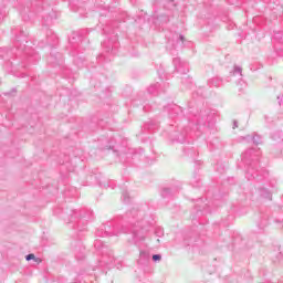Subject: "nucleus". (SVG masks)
Instances as JSON below:
<instances>
[{"label":"nucleus","mask_w":283,"mask_h":283,"mask_svg":"<svg viewBox=\"0 0 283 283\" xmlns=\"http://www.w3.org/2000/svg\"><path fill=\"white\" fill-rule=\"evenodd\" d=\"M114 262H116V259H114L112 252L106 253L103 251L102 259L99 260V266H108V269H112V266H114Z\"/></svg>","instance_id":"5"},{"label":"nucleus","mask_w":283,"mask_h":283,"mask_svg":"<svg viewBox=\"0 0 283 283\" xmlns=\"http://www.w3.org/2000/svg\"><path fill=\"white\" fill-rule=\"evenodd\" d=\"M179 40L180 41H185V36L184 35H179Z\"/></svg>","instance_id":"21"},{"label":"nucleus","mask_w":283,"mask_h":283,"mask_svg":"<svg viewBox=\"0 0 283 283\" xmlns=\"http://www.w3.org/2000/svg\"><path fill=\"white\" fill-rule=\"evenodd\" d=\"M148 129H154V126H153V125H150V126L148 127Z\"/></svg>","instance_id":"23"},{"label":"nucleus","mask_w":283,"mask_h":283,"mask_svg":"<svg viewBox=\"0 0 283 283\" xmlns=\"http://www.w3.org/2000/svg\"><path fill=\"white\" fill-rule=\"evenodd\" d=\"M178 193V188L176 187H170V188H164L161 190V197L163 198H174Z\"/></svg>","instance_id":"7"},{"label":"nucleus","mask_w":283,"mask_h":283,"mask_svg":"<svg viewBox=\"0 0 283 283\" xmlns=\"http://www.w3.org/2000/svg\"><path fill=\"white\" fill-rule=\"evenodd\" d=\"M122 200L127 205V202H129V192H127V190H124L122 192Z\"/></svg>","instance_id":"14"},{"label":"nucleus","mask_w":283,"mask_h":283,"mask_svg":"<svg viewBox=\"0 0 283 283\" xmlns=\"http://www.w3.org/2000/svg\"><path fill=\"white\" fill-rule=\"evenodd\" d=\"M139 255H140V258H144V259L149 258V254L145 251H142Z\"/></svg>","instance_id":"19"},{"label":"nucleus","mask_w":283,"mask_h":283,"mask_svg":"<svg viewBox=\"0 0 283 283\" xmlns=\"http://www.w3.org/2000/svg\"><path fill=\"white\" fill-rule=\"evenodd\" d=\"M261 155L262 153L260 151V148H258V144L245 150V154L242 155V161L247 169L245 177L248 180H253L255 178V171H258Z\"/></svg>","instance_id":"2"},{"label":"nucleus","mask_w":283,"mask_h":283,"mask_svg":"<svg viewBox=\"0 0 283 283\" xmlns=\"http://www.w3.org/2000/svg\"><path fill=\"white\" fill-rule=\"evenodd\" d=\"M76 259H77V260H83V258H81V256H78V255H76Z\"/></svg>","instance_id":"22"},{"label":"nucleus","mask_w":283,"mask_h":283,"mask_svg":"<svg viewBox=\"0 0 283 283\" xmlns=\"http://www.w3.org/2000/svg\"><path fill=\"white\" fill-rule=\"evenodd\" d=\"M127 218H129L130 228L122 227L116 221H108L102 226V231H97L96 235H120V233H133L134 244L143 242L151 226L149 222L145 221V212L138 208H133L127 212Z\"/></svg>","instance_id":"1"},{"label":"nucleus","mask_w":283,"mask_h":283,"mask_svg":"<svg viewBox=\"0 0 283 283\" xmlns=\"http://www.w3.org/2000/svg\"><path fill=\"white\" fill-rule=\"evenodd\" d=\"M155 235H157V238H163V235H165V230H163V228H157L155 230Z\"/></svg>","instance_id":"15"},{"label":"nucleus","mask_w":283,"mask_h":283,"mask_svg":"<svg viewBox=\"0 0 283 283\" xmlns=\"http://www.w3.org/2000/svg\"><path fill=\"white\" fill-rule=\"evenodd\" d=\"M103 46L106 49V52H114V48H116V43L108 42V45L106 42H103Z\"/></svg>","instance_id":"13"},{"label":"nucleus","mask_w":283,"mask_h":283,"mask_svg":"<svg viewBox=\"0 0 283 283\" xmlns=\"http://www.w3.org/2000/svg\"><path fill=\"white\" fill-rule=\"evenodd\" d=\"M76 218L92 220V218H94V212H92L91 210H73L71 214V222H74Z\"/></svg>","instance_id":"3"},{"label":"nucleus","mask_w":283,"mask_h":283,"mask_svg":"<svg viewBox=\"0 0 283 283\" xmlns=\"http://www.w3.org/2000/svg\"><path fill=\"white\" fill-rule=\"evenodd\" d=\"M237 127H238V122L234 120V122H233V127H232V129H237Z\"/></svg>","instance_id":"20"},{"label":"nucleus","mask_w":283,"mask_h":283,"mask_svg":"<svg viewBox=\"0 0 283 283\" xmlns=\"http://www.w3.org/2000/svg\"><path fill=\"white\" fill-rule=\"evenodd\" d=\"M95 249H103V242H101L99 240H96L94 243Z\"/></svg>","instance_id":"17"},{"label":"nucleus","mask_w":283,"mask_h":283,"mask_svg":"<svg viewBox=\"0 0 283 283\" xmlns=\"http://www.w3.org/2000/svg\"><path fill=\"white\" fill-rule=\"evenodd\" d=\"M208 85H210V87H220L222 85V78L212 77L208 81Z\"/></svg>","instance_id":"9"},{"label":"nucleus","mask_w":283,"mask_h":283,"mask_svg":"<svg viewBox=\"0 0 283 283\" xmlns=\"http://www.w3.org/2000/svg\"><path fill=\"white\" fill-rule=\"evenodd\" d=\"M160 260H163V255H160V254L153 255V262H160Z\"/></svg>","instance_id":"16"},{"label":"nucleus","mask_w":283,"mask_h":283,"mask_svg":"<svg viewBox=\"0 0 283 283\" xmlns=\"http://www.w3.org/2000/svg\"><path fill=\"white\" fill-rule=\"evenodd\" d=\"M230 76H237V78H242V67L234 66V70L230 72Z\"/></svg>","instance_id":"12"},{"label":"nucleus","mask_w":283,"mask_h":283,"mask_svg":"<svg viewBox=\"0 0 283 283\" xmlns=\"http://www.w3.org/2000/svg\"><path fill=\"white\" fill-rule=\"evenodd\" d=\"M259 193L262 198H266V200L272 199L271 191H269L266 188H259Z\"/></svg>","instance_id":"10"},{"label":"nucleus","mask_w":283,"mask_h":283,"mask_svg":"<svg viewBox=\"0 0 283 283\" xmlns=\"http://www.w3.org/2000/svg\"><path fill=\"white\" fill-rule=\"evenodd\" d=\"M242 140L244 143H260V140H262V136L258 133H252L250 135L242 137Z\"/></svg>","instance_id":"6"},{"label":"nucleus","mask_w":283,"mask_h":283,"mask_svg":"<svg viewBox=\"0 0 283 283\" xmlns=\"http://www.w3.org/2000/svg\"><path fill=\"white\" fill-rule=\"evenodd\" d=\"M36 256L34 254L30 253L25 256L27 262H30V260H35Z\"/></svg>","instance_id":"18"},{"label":"nucleus","mask_w":283,"mask_h":283,"mask_svg":"<svg viewBox=\"0 0 283 283\" xmlns=\"http://www.w3.org/2000/svg\"><path fill=\"white\" fill-rule=\"evenodd\" d=\"M157 242H160V239H157Z\"/></svg>","instance_id":"24"},{"label":"nucleus","mask_w":283,"mask_h":283,"mask_svg":"<svg viewBox=\"0 0 283 283\" xmlns=\"http://www.w3.org/2000/svg\"><path fill=\"white\" fill-rule=\"evenodd\" d=\"M272 140L275 143H283V133L282 130H277L272 135Z\"/></svg>","instance_id":"11"},{"label":"nucleus","mask_w":283,"mask_h":283,"mask_svg":"<svg viewBox=\"0 0 283 283\" xmlns=\"http://www.w3.org/2000/svg\"><path fill=\"white\" fill-rule=\"evenodd\" d=\"M160 92H165V88L160 83L153 84L148 87V93L153 94V96H157Z\"/></svg>","instance_id":"8"},{"label":"nucleus","mask_w":283,"mask_h":283,"mask_svg":"<svg viewBox=\"0 0 283 283\" xmlns=\"http://www.w3.org/2000/svg\"><path fill=\"white\" fill-rule=\"evenodd\" d=\"M172 65L175 66L176 72H179V74H187V72H189V63L181 61L180 57H175L172 60Z\"/></svg>","instance_id":"4"}]
</instances>
